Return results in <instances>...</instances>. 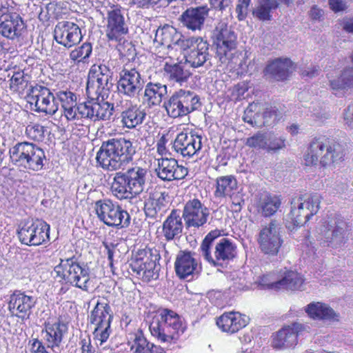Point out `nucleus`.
Segmentation results:
<instances>
[{"label":"nucleus","mask_w":353,"mask_h":353,"mask_svg":"<svg viewBox=\"0 0 353 353\" xmlns=\"http://www.w3.org/2000/svg\"><path fill=\"white\" fill-rule=\"evenodd\" d=\"M117 87L120 95L132 99L138 96L143 90L144 81L135 68H123L119 72Z\"/></svg>","instance_id":"nucleus-17"},{"label":"nucleus","mask_w":353,"mask_h":353,"mask_svg":"<svg viewBox=\"0 0 353 353\" xmlns=\"http://www.w3.org/2000/svg\"><path fill=\"white\" fill-rule=\"evenodd\" d=\"M54 39L66 48H70L81 41L83 35L79 26L70 21H59L54 28Z\"/></svg>","instance_id":"nucleus-18"},{"label":"nucleus","mask_w":353,"mask_h":353,"mask_svg":"<svg viewBox=\"0 0 353 353\" xmlns=\"http://www.w3.org/2000/svg\"><path fill=\"white\" fill-rule=\"evenodd\" d=\"M149 329L151 334L161 343H171L176 339L180 330L183 332L179 315L167 308L158 310L152 317Z\"/></svg>","instance_id":"nucleus-4"},{"label":"nucleus","mask_w":353,"mask_h":353,"mask_svg":"<svg viewBox=\"0 0 353 353\" xmlns=\"http://www.w3.org/2000/svg\"><path fill=\"white\" fill-rule=\"evenodd\" d=\"M201 136L197 134L181 132L174 141L172 148L183 157H192L201 149Z\"/></svg>","instance_id":"nucleus-25"},{"label":"nucleus","mask_w":353,"mask_h":353,"mask_svg":"<svg viewBox=\"0 0 353 353\" xmlns=\"http://www.w3.org/2000/svg\"><path fill=\"white\" fill-rule=\"evenodd\" d=\"M236 188L237 181L234 176L227 175L217 177L214 196L219 198L231 196Z\"/></svg>","instance_id":"nucleus-41"},{"label":"nucleus","mask_w":353,"mask_h":353,"mask_svg":"<svg viewBox=\"0 0 353 353\" xmlns=\"http://www.w3.org/2000/svg\"><path fill=\"white\" fill-rule=\"evenodd\" d=\"M37 302L36 296L28 295L24 292L14 291L10 296L8 309L12 316L24 321L30 318Z\"/></svg>","instance_id":"nucleus-21"},{"label":"nucleus","mask_w":353,"mask_h":353,"mask_svg":"<svg viewBox=\"0 0 353 353\" xmlns=\"http://www.w3.org/2000/svg\"><path fill=\"white\" fill-rule=\"evenodd\" d=\"M214 44L216 58L222 64L228 63L232 59L236 47V36L231 27L222 24L216 28Z\"/></svg>","instance_id":"nucleus-14"},{"label":"nucleus","mask_w":353,"mask_h":353,"mask_svg":"<svg viewBox=\"0 0 353 353\" xmlns=\"http://www.w3.org/2000/svg\"><path fill=\"white\" fill-rule=\"evenodd\" d=\"M94 208L99 219L108 226L121 229L128 228L130 224L129 213L110 199L97 201Z\"/></svg>","instance_id":"nucleus-9"},{"label":"nucleus","mask_w":353,"mask_h":353,"mask_svg":"<svg viewBox=\"0 0 353 353\" xmlns=\"http://www.w3.org/2000/svg\"><path fill=\"white\" fill-rule=\"evenodd\" d=\"M198 263L194 254L188 251H179L176 255L174 270L176 276L181 279L190 281L196 271Z\"/></svg>","instance_id":"nucleus-29"},{"label":"nucleus","mask_w":353,"mask_h":353,"mask_svg":"<svg viewBox=\"0 0 353 353\" xmlns=\"http://www.w3.org/2000/svg\"><path fill=\"white\" fill-rule=\"evenodd\" d=\"M279 6L277 0H259L258 5L254 8L253 15L261 21H270L271 12Z\"/></svg>","instance_id":"nucleus-43"},{"label":"nucleus","mask_w":353,"mask_h":353,"mask_svg":"<svg viewBox=\"0 0 353 353\" xmlns=\"http://www.w3.org/2000/svg\"><path fill=\"white\" fill-rule=\"evenodd\" d=\"M159 259L160 254L156 249L139 250L132 257L130 267L137 276L150 280L154 276Z\"/></svg>","instance_id":"nucleus-15"},{"label":"nucleus","mask_w":353,"mask_h":353,"mask_svg":"<svg viewBox=\"0 0 353 353\" xmlns=\"http://www.w3.org/2000/svg\"><path fill=\"white\" fill-rule=\"evenodd\" d=\"M312 117L313 121L318 125L323 123L327 118L328 114L325 110L322 108L314 110V112L310 114V118Z\"/></svg>","instance_id":"nucleus-62"},{"label":"nucleus","mask_w":353,"mask_h":353,"mask_svg":"<svg viewBox=\"0 0 353 353\" xmlns=\"http://www.w3.org/2000/svg\"><path fill=\"white\" fill-rule=\"evenodd\" d=\"M77 104L63 107L64 115L68 121L79 119V111H77Z\"/></svg>","instance_id":"nucleus-60"},{"label":"nucleus","mask_w":353,"mask_h":353,"mask_svg":"<svg viewBox=\"0 0 353 353\" xmlns=\"http://www.w3.org/2000/svg\"><path fill=\"white\" fill-rule=\"evenodd\" d=\"M105 32L108 40L114 41H120L128 32V25L119 9L108 12Z\"/></svg>","instance_id":"nucleus-28"},{"label":"nucleus","mask_w":353,"mask_h":353,"mask_svg":"<svg viewBox=\"0 0 353 353\" xmlns=\"http://www.w3.org/2000/svg\"><path fill=\"white\" fill-rule=\"evenodd\" d=\"M248 323L247 317L236 312H225L216 320L217 326L223 331L235 333L245 327Z\"/></svg>","instance_id":"nucleus-30"},{"label":"nucleus","mask_w":353,"mask_h":353,"mask_svg":"<svg viewBox=\"0 0 353 353\" xmlns=\"http://www.w3.org/2000/svg\"><path fill=\"white\" fill-rule=\"evenodd\" d=\"M145 117L146 113L144 110L137 105H132L121 112V123L123 126L132 129L141 124Z\"/></svg>","instance_id":"nucleus-40"},{"label":"nucleus","mask_w":353,"mask_h":353,"mask_svg":"<svg viewBox=\"0 0 353 353\" xmlns=\"http://www.w3.org/2000/svg\"><path fill=\"white\" fill-rule=\"evenodd\" d=\"M90 100L80 103L77 105V111L80 119H87L94 121V101L98 100L99 98H90Z\"/></svg>","instance_id":"nucleus-51"},{"label":"nucleus","mask_w":353,"mask_h":353,"mask_svg":"<svg viewBox=\"0 0 353 353\" xmlns=\"http://www.w3.org/2000/svg\"><path fill=\"white\" fill-rule=\"evenodd\" d=\"M307 325L299 322L284 326L274 336L272 347L276 350L294 347L298 342V336L306 331Z\"/></svg>","instance_id":"nucleus-22"},{"label":"nucleus","mask_w":353,"mask_h":353,"mask_svg":"<svg viewBox=\"0 0 353 353\" xmlns=\"http://www.w3.org/2000/svg\"><path fill=\"white\" fill-rule=\"evenodd\" d=\"M349 225L343 216L335 214L333 217L324 220L317 229V240L323 246L340 250L349 239Z\"/></svg>","instance_id":"nucleus-5"},{"label":"nucleus","mask_w":353,"mask_h":353,"mask_svg":"<svg viewBox=\"0 0 353 353\" xmlns=\"http://www.w3.org/2000/svg\"><path fill=\"white\" fill-rule=\"evenodd\" d=\"M309 198L305 196L293 198L291 210L285 219V227L290 232L303 226L309 220Z\"/></svg>","instance_id":"nucleus-20"},{"label":"nucleus","mask_w":353,"mask_h":353,"mask_svg":"<svg viewBox=\"0 0 353 353\" xmlns=\"http://www.w3.org/2000/svg\"><path fill=\"white\" fill-rule=\"evenodd\" d=\"M201 105L199 96L183 89L174 92L163 105L168 114L172 118L186 116L198 110Z\"/></svg>","instance_id":"nucleus-10"},{"label":"nucleus","mask_w":353,"mask_h":353,"mask_svg":"<svg viewBox=\"0 0 353 353\" xmlns=\"http://www.w3.org/2000/svg\"><path fill=\"white\" fill-rule=\"evenodd\" d=\"M130 350L133 353H149L152 343L148 341L141 330L130 334Z\"/></svg>","instance_id":"nucleus-44"},{"label":"nucleus","mask_w":353,"mask_h":353,"mask_svg":"<svg viewBox=\"0 0 353 353\" xmlns=\"http://www.w3.org/2000/svg\"><path fill=\"white\" fill-rule=\"evenodd\" d=\"M179 47L183 52L185 63L192 68L203 66L210 61L209 44L201 37H189L179 41Z\"/></svg>","instance_id":"nucleus-13"},{"label":"nucleus","mask_w":353,"mask_h":353,"mask_svg":"<svg viewBox=\"0 0 353 353\" xmlns=\"http://www.w3.org/2000/svg\"><path fill=\"white\" fill-rule=\"evenodd\" d=\"M338 317V314L327 305L320 302L310 303V318L337 321Z\"/></svg>","instance_id":"nucleus-42"},{"label":"nucleus","mask_w":353,"mask_h":353,"mask_svg":"<svg viewBox=\"0 0 353 353\" xmlns=\"http://www.w3.org/2000/svg\"><path fill=\"white\" fill-rule=\"evenodd\" d=\"M136 145L125 138H111L103 141L97 153L99 166L107 171H117L111 184V192L122 200L138 196L144 192L149 178L147 168L135 165L124 170L132 161Z\"/></svg>","instance_id":"nucleus-1"},{"label":"nucleus","mask_w":353,"mask_h":353,"mask_svg":"<svg viewBox=\"0 0 353 353\" xmlns=\"http://www.w3.org/2000/svg\"><path fill=\"white\" fill-rule=\"evenodd\" d=\"M221 231L214 230L210 232L204 238L201 245V250L204 259L214 267L221 266V261H229L236 256V246L226 238L221 239L215 246L213 257L210 248L215 239L221 236Z\"/></svg>","instance_id":"nucleus-7"},{"label":"nucleus","mask_w":353,"mask_h":353,"mask_svg":"<svg viewBox=\"0 0 353 353\" xmlns=\"http://www.w3.org/2000/svg\"><path fill=\"white\" fill-rule=\"evenodd\" d=\"M279 230L276 221L272 220L260 230L258 242L264 254L272 256L278 254L283 243Z\"/></svg>","instance_id":"nucleus-19"},{"label":"nucleus","mask_w":353,"mask_h":353,"mask_svg":"<svg viewBox=\"0 0 353 353\" xmlns=\"http://www.w3.org/2000/svg\"><path fill=\"white\" fill-rule=\"evenodd\" d=\"M343 121L346 125L353 129V103L344 110Z\"/></svg>","instance_id":"nucleus-63"},{"label":"nucleus","mask_w":353,"mask_h":353,"mask_svg":"<svg viewBox=\"0 0 353 353\" xmlns=\"http://www.w3.org/2000/svg\"><path fill=\"white\" fill-rule=\"evenodd\" d=\"M68 332V323L59 316L54 321H46L41 334L47 344V347L54 350L60 347Z\"/></svg>","instance_id":"nucleus-24"},{"label":"nucleus","mask_w":353,"mask_h":353,"mask_svg":"<svg viewBox=\"0 0 353 353\" xmlns=\"http://www.w3.org/2000/svg\"><path fill=\"white\" fill-rule=\"evenodd\" d=\"M183 228L182 217L180 211L172 210L168 216L163 223L162 232L168 241L181 236Z\"/></svg>","instance_id":"nucleus-31"},{"label":"nucleus","mask_w":353,"mask_h":353,"mask_svg":"<svg viewBox=\"0 0 353 353\" xmlns=\"http://www.w3.org/2000/svg\"><path fill=\"white\" fill-rule=\"evenodd\" d=\"M268 142V134L258 132L253 136L248 137L245 141V145L250 148L256 150H266Z\"/></svg>","instance_id":"nucleus-50"},{"label":"nucleus","mask_w":353,"mask_h":353,"mask_svg":"<svg viewBox=\"0 0 353 353\" xmlns=\"http://www.w3.org/2000/svg\"><path fill=\"white\" fill-rule=\"evenodd\" d=\"M26 137L35 142H43L47 134L46 127L37 123H30L28 124L25 130Z\"/></svg>","instance_id":"nucleus-48"},{"label":"nucleus","mask_w":353,"mask_h":353,"mask_svg":"<svg viewBox=\"0 0 353 353\" xmlns=\"http://www.w3.org/2000/svg\"><path fill=\"white\" fill-rule=\"evenodd\" d=\"M92 52V46L90 43L85 42L71 51L70 58L73 61L85 62Z\"/></svg>","instance_id":"nucleus-49"},{"label":"nucleus","mask_w":353,"mask_h":353,"mask_svg":"<svg viewBox=\"0 0 353 353\" xmlns=\"http://www.w3.org/2000/svg\"><path fill=\"white\" fill-rule=\"evenodd\" d=\"M167 92L166 85L159 82H149L145 86L143 97V102L147 103L150 107L159 105Z\"/></svg>","instance_id":"nucleus-38"},{"label":"nucleus","mask_w":353,"mask_h":353,"mask_svg":"<svg viewBox=\"0 0 353 353\" xmlns=\"http://www.w3.org/2000/svg\"><path fill=\"white\" fill-rule=\"evenodd\" d=\"M114 105L107 101H94V121L110 120L113 114Z\"/></svg>","instance_id":"nucleus-47"},{"label":"nucleus","mask_w":353,"mask_h":353,"mask_svg":"<svg viewBox=\"0 0 353 353\" xmlns=\"http://www.w3.org/2000/svg\"><path fill=\"white\" fill-rule=\"evenodd\" d=\"M185 39L173 26L166 24L155 30L154 41L168 47L172 44H176L179 46V41Z\"/></svg>","instance_id":"nucleus-39"},{"label":"nucleus","mask_w":353,"mask_h":353,"mask_svg":"<svg viewBox=\"0 0 353 353\" xmlns=\"http://www.w3.org/2000/svg\"><path fill=\"white\" fill-rule=\"evenodd\" d=\"M250 1L251 0H238V3L236 6V12L239 21H243L247 17Z\"/></svg>","instance_id":"nucleus-57"},{"label":"nucleus","mask_w":353,"mask_h":353,"mask_svg":"<svg viewBox=\"0 0 353 353\" xmlns=\"http://www.w3.org/2000/svg\"><path fill=\"white\" fill-rule=\"evenodd\" d=\"M29 344L31 353H41L46 349L43 342L38 339H32L29 341Z\"/></svg>","instance_id":"nucleus-64"},{"label":"nucleus","mask_w":353,"mask_h":353,"mask_svg":"<svg viewBox=\"0 0 353 353\" xmlns=\"http://www.w3.org/2000/svg\"><path fill=\"white\" fill-rule=\"evenodd\" d=\"M330 85L337 97H343L348 90L353 89V66L345 68L337 79L330 81Z\"/></svg>","instance_id":"nucleus-37"},{"label":"nucleus","mask_w":353,"mask_h":353,"mask_svg":"<svg viewBox=\"0 0 353 353\" xmlns=\"http://www.w3.org/2000/svg\"><path fill=\"white\" fill-rule=\"evenodd\" d=\"M168 194L161 192L156 197L150 198L145 203L144 211L147 217L161 219L169 208Z\"/></svg>","instance_id":"nucleus-32"},{"label":"nucleus","mask_w":353,"mask_h":353,"mask_svg":"<svg viewBox=\"0 0 353 353\" xmlns=\"http://www.w3.org/2000/svg\"><path fill=\"white\" fill-rule=\"evenodd\" d=\"M164 76L171 83L182 85L187 83L192 73L186 68L185 63H165L163 66Z\"/></svg>","instance_id":"nucleus-34"},{"label":"nucleus","mask_w":353,"mask_h":353,"mask_svg":"<svg viewBox=\"0 0 353 353\" xmlns=\"http://www.w3.org/2000/svg\"><path fill=\"white\" fill-rule=\"evenodd\" d=\"M210 212L198 199L189 200L183 207L182 216L187 228H199L207 223Z\"/></svg>","instance_id":"nucleus-23"},{"label":"nucleus","mask_w":353,"mask_h":353,"mask_svg":"<svg viewBox=\"0 0 353 353\" xmlns=\"http://www.w3.org/2000/svg\"><path fill=\"white\" fill-rule=\"evenodd\" d=\"M256 104H250L244 112L243 121L256 128L264 126V111H257Z\"/></svg>","instance_id":"nucleus-46"},{"label":"nucleus","mask_w":353,"mask_h":353,"mask_svg":"<svg viewBox=\"0 0 353 353\" xmlns=\"http://www.w3.org/2000/svg\"><path fill=\"white\" fill-rule=\"evenodd\" d=\"M57 101L61 103V107H65L76 104L77 96L70 91H59L57 93Z\"/></svg>","instance_id":"nucleus-53"},{"label":"nucleus","mask_w":353,"mask_h":353,"mask_svg":"<svg viewBox=\"0 0 353 353\" xmlns=\"http://www.w3.org/2000/svg\"><path fill=\"white\" fill-rule=\"evenodd\" d=\"M157 176L163 181L183 179L188 174L187 168L180 165L174 158L161 157L158 159V168L156 169Z\"/></svg>","instance_id":"nucleus-26"},{"label":"nucleus","mask_w":353,"mask_h":353,"mask_svg":"<svg viewBox=\"0 0 353 353\" xmlns=\"http://www.w3.org/2000/svg\"><path fill=\"white\" fill-rule=\"evenodd\" d=\"M210 3L214 10L223 12L230 9L232 0H210Z\"/></svg>","instance_id":"nucleus-61"},{"label":"nucleus","mask_w":353,"mask_h":353,"mask_svg":"<svg viewBox=\"0 0 353 353\" xmlns=\"http://www.w3.org/2000/svg\"><path fill=\"white\" fill-rule=\"evenodd\" d=\"M112 312L108 301L105 297L99 298L90 312L89 320L90 324L94 326V339L99 341L100 345L106 342L112 333Z\"/></svg>","instance_id":"nucleus-8"},{"label":"nucleus","mask_w":353,"mask_h":353,"mask_svg":"<svg viewBox=\"0 0 353 353\" xmlns=\"http://www.w3.org/2000/svg\"><path fill=\"white\" fill-rule=\"evenodd\" d=\"M292 66V62L290 59L279 58L269 63L265 72L276 81H284L288 78Z\"/></svg>","instance_id":"nucleus-35"},{"label":"nucleus","mask_w":353,"mask_h":353,"mask_svg":"<svg viewBox=\"0 0 353 353\" xmlns=\"http://www.w3.org/2000/svg\"><path fill=\"white\" fill-rule=\"evenodd\" d=\"M285 139L281 137L271 138L268 134V152H276L285 147Z\"/></svg>","instance_id":"nucleus-55"},{"label":"nucleus","mask_w":353,"mask_h":353,"mask_svg":"<svg viewBox=\"0 0 353 353\" xmlns=\"http://www.w3.org/2000/svg\"><path fill=\"white\" fill-rule=\"evenodd\" d=\"M209 10L206 6L189 8L180 15L179 21L183 27L189 30H201L204 26Z\"/></svg>","instance_id":"nucleus-27"},{"label":"nucleus","mask_w":353,"mask_h":353,"mask_svg":"<svg viewBox=\"0 0 353 353\" xmlns=\"http://www.w3.org/2000/svg\"><path fill=\"white\" fill-rule=\"evenodd\" d=\"M28 98L30 104L34 105L36 112L53 115L58 110L59 103L56 97L45 86L37 85L32 87Z\"/></svg>","instance_id":"nucleus-16"},{"label":"nucleus","mask_w":353,"mask_h":353,"mask_svg":"<svg viewBox=\"0 0 353 353\" xmlns=\"http://www.w3.org/2000/svg\"><path fill=\"white\" fill-rule=\"evenodd\" d=\"M26 24L17 9L8 3L0 6V34L12 40H19Z\"/></svg>","instance_id":"nucleus-12"},{"label":"nucleus","mask_w":353,"mask_h":353,"mask_svg":"<svg viewBox=\"0 0 353 353\" xmlns=\"http://www.w3.org/2000/svg\"><path fill=\"white\" fill-rule=\"evenodd\" d=\"M55 278L61 283H69L83 291L88 290L90 272L84 264L81 265L75 256L60 259V263L54 268Z\"/></svg>","instance_id":"nucleus-6"},{"label":"nucleus","mask_w":353,"mask_h":353,"mask_svg":"<svg viewBox=\"0 0 353 353\" xmlns=\"http://www.w3.org/2000/svg\"><path fill=\"white\" fill-rule=\"evenodd\" d=\"M9 154L12 163L21 171H40L46 161L44 150L28 141L17 143L10 148Z\"/></svg>","instance_id":"nucleus-3"},{"label":"nucleus","mask_w":353,"mask_h":353,"mask_svg":"<svg viewBox=\"0 0 353 353\" xmlns=\"http://www.w3.org/2000/svg\"><path fill=\"white\" fill-rule=\"evenodd\" d=\"M10 85L11 88L17 89L20 86H22L23 84L26 82L23 72L18 71L14 72V74L10 79Z\"/></svg>","instance_id":"nucleus-58"},{"label":"nucleus","mask_w":353,"mask_h":353,"mask_svg":"<svg viewBox=\"0 0 353 353\" xmlns=\"http://www.w3.org/2000/svg\"><path fill=\"white\" fill-rule=\"evenodd\" d=\"M278 290H300L303 285V279L301 274L294 272H289L278 281Z\"/></svg>","instance_id":"nucleus-45"},{"label":"nucleus","mask_w":353,"mask_h":353,"mask_svg":"<svg viewBox=\"0 0 353 353\" xmlns=\"http://www.w3.org/2000/svg\"><path fill=\"white\" fill-rule=\"evenodd\" d=\"M133 3L140 8H148L157 4L160 6H166L165 0H133Z\"/></svg>","instance_id":"nucleus-59"},{"label":"nucleus","mask_w":353,"mask_h":353,"mask_svg":"<svg viewBox=\"0 0 353 353\" xmlns=\"http://www.w3.org/2000/svg\"><path fill=\"white\" fill-rule=\"evenodd\" d=\"M344 146L324 134H319L310 140V164L319 163L323 168L337 164L345 160Z\"/></svg>","instance_id":"nucleus-2"},{"label":"nucleus","mask_w":353,"mask_h":353,"mask_svg":"<svg viewBox=\"0 0 353 353\" xmlns=\"http://www.w3.org/2000/svg\"><path fill=\"white\" fill-rule=\"evenodd\" d=\"M112 79L105 77L103 75L97 74H88V80L87 82L86 94L88 98H99L101 97L103 99V92L110 90L109 83L112 85Z\"/></svg>","instance_id":"nucleus-33"},{"label":"nucleus","mask_w":353,"mask_h":353,"mask_svg":"<svg viewBox=\"0 0 353 353\" xmlns=\"http://www.w3.org/2000/svg\"><path fill=\"white\" fill-rule=\"evenodd\" d=\"M50 225L41 219L28 220L21 223L17 234L21 243L38 246L50 241Z\"/></svg>","instance_id":"nucleus-11"},{"label":"nucleus","mask_w":353,"mask_h":353,"mask_svg":"<svg viewBox=\"0 0 353 353\" xmlns=\"http://www.w3.org/2000/svg\"><path fill=\"white\" fill-rule=\"evenodd\" d=\"M281 114L274 108L267 109L264 111V126L270 127L275 125L280 119Z\"/></svg>","instance_id":"nucleus-54"},{"label":"nucleus","mask_w":353,"mask_h":353,"mask_svg":"<svg viewBox=\"0 0 353 353\" xmlns=\"http://www.w3.org/2000/svg\"><path fill=\"white\" fill-rule=\"evenodd\" d=\"M90 74H97L98 75H103L105 77L112 79L113 72L112 70L105 65V63H101L99 65H93L90 70Z\"/></svg>","instance_id":"nucleus-56"},{"label":"nucleus","mask_w":353,"mask_h":353,"mask_svg":"<svg viewBox=\"0 0 353 353\" xmlns=\"http://www.w3.org/2000/svg\"><path fill=\"white\" fill-rule=\"evenodd\" d=\"M278 281L275 279V275L273 274H268L259 276L256 284L257 287L261 290H278Z\"/></svg>","instance_id":"nucleus-52"},{"label":"nucleus","mask_w":353,"mask_h":353,"mask_svg":"<svg viewBox=\"0 0 353 353\" xmlns=\"http://www.w3.org/2000/svg\"><path fill=\"white\" fill-rule=\"evenodd\" d=\"M281 205L280 199L268 192L260 193L256 195V207L259 213L263 216L273 215Z\"/></svg>","instance_id":"nucleus-36"}]
</instances>
